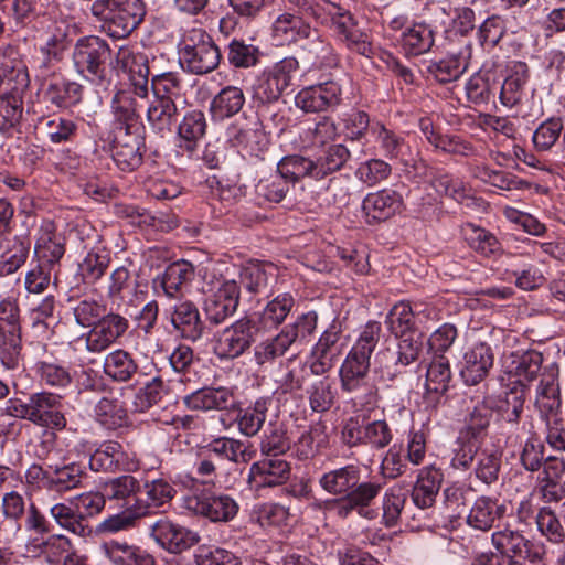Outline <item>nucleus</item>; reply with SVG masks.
Returning <instances> with one entry per match:
<instances>
[{
  "label": "nucleus",
  "mask_w": 565,
  "mask_h": 565,
  "mask_svg": "<svg viewBox=\"0 0 565 565\" xmlns=\"http://www.w3.org/2000/svg\"><path fill=\"white\" fill-rule=\"evenodd\" d=\"M381 332L380 322H367L340 367L342 391L353 394L354 402L360 405L375 402V387L369 382L367 374L370 359L379 343Z\"/></svg>",
  "instance_id": "nucleus-1"
},
{
  "label": "nucleus",
  "mask_w": 565,
  "mask_h": 565,
  "mask_svg": "<svg viewBox=\"0 0 565 565\" xmlns=\"http://www.w3.org/2000/svg\"><path fill=\"white\" fill-rule=\"evenodd\" d=\"M307 18L328 26L333 35L350 50L361 55L371 51L369 35L362 31L353 14L324 0H285Z\"/></svg>",
  "instance_id": "nucleus-2"
},
{
  "label": "nucleus",
  "mask_w": 565,
  "mask_h": 565,
  "mask_svg": "<svg viewBox=\"0 0 565 565\" xmlns=\"http://www.w3.org/2000/svg\"><path fill=\"white\" fill-rule=\"evenodd\" d=\"M491 543L495 552H483L475 557L473 565H536L543 558V547L530 541L522 531L510 525L494 531Z\"/></svg>",
  "instance_id": "nucleus-3"
},
{
  "label": "nucleus",
  "mask_w": 565,
  "mask_h": 565,
  "mask_svg": "<svg viewBox=\"0 0 565 565\" xmlns=\"http://www.w3.org/2000/svg\"><path fill=\"white\" fill-rule=\"evenodd\" d=\"M90 10L104 22L103 28L114 39L128 36L146 14L141 0H96Z\"/></svg>",
  "instance_id": "nucleus-4"
},
{
  "label": "nucleus",
  "mask_w": 565,
  "mask_h": 565,
  "mask_svg": "<svg viewBox=\"0 0 565 565\" xmlns=\"http://www.w3.org/2000/svg\"><path fill=\"white\" fill-rule=\"evenodd\" d=\"M257 326L244 316L218 330L213 338V352L221 361H233L250 350L257 340Z\"/></svg>",
  "instance_id": "nucleus-5"
},
{
  "label": "nucleus",
  "mask_w": 565,
  "mask_h": 565,
  "mask_svg": "<svg viewBox=\"0 0 565 565\" xmlns=\"http://www.w3.org/2000/svg\"><path fill=\"white\" fill-rule=\"evenodd\" d=\"M21 327L18 301H0V360L7 369H15L21 355Z\"/></svg>",
  "instance_id": "nucleus-6"
},
{
  "label": "nucleus",
  "mask_w": 565,
  "mask_h": 565,
  "mask_svg": "<svg viewBox=\"0 0 565 565\" xmlns=\"http://www.w3.org/2000/svg\"><path fill=\"white\" fill-rule=\"evenodd\" d=\"M29 83V73L0 74V131H7L20 122L23 113L21 93Z\"/></svg>",
  "instance_id": "nucleus-7"
},
{
  "label": "nucleus",
  "mask_w": 565,
  "mask_h": 565,
  "mask_svg": "<svg viewBox=\"0 0 565 565\" xmlns=\"http://www.w3.org/2000/svg\"><path fill=\"white\" fill-rule=\"evenodd\" d=\"M184 508L212 522H227L238 511V504L227 494H214L209 490L194 491L183 500Z\"/></svg>",
  "instance_id": "nucleus-8"
},
{
  "label": "nucleus",
  "mask_w": 565,
  "mask_h": 565,
  "mask_svg": "<svg viewBox=\"0 0 565 565\" xmlns=\"http://www.w3.org/2000/svg\"><path fill=\"white\" fill-rule=\"evenodd\" d=\"M382 491V484L377 481H365L358 488L351 490L347 495H339V499L330 501L329 509L341 518L347 519L353 512L360 516L372 519L373 512L369 510L374 500Z\"/></svg>",
  "instance_id": "nucleus-9"
},
{
  "label": "nucleus",
  "mask_w": 565,
  "mask_h": 565,
  "mask_svg": "<svg viewBox=\"0 0 565 565\" xmlns=\"http://www.w3.org/2000/svg\"><path fill=\"white\" fill-rule=\"evenodd\" d=\"M149 535L160 547L172 554L188 551L200 542L196 532L173 523L167 518L151 524Z\"/></svg>",
  "instance_id": "nucleus-10"
},
{
  "label": "nucleus",
  "mask_w": 565,
  "mask_h": 565,
  "mask_svg": "<svg viewBox=\"0 0 565 565\" xmlns=\"http://www.w3.org/2000/svg\"><path fill=\"white\" fill-rule=\"evenodd\" d=\"M238 303L239 287L237 282L234 279L223 280L205 300V317L211 324L218 326L236 312Z\"/></svg>",
  "instance_id": "nucleus-11"
},
{
  "label": "nucleus",
  "mask_w": 565,
  "mask_h": 565,
  "mask_svg": "<svg viewBox=\"0 0 565 565\" xmlns=\"http://www.w3.org/2000/svg\"><path fill=\"white\" fill-rule=\"evenodd\" d=\"M129 328L128 320L118 313L104 315L86 334V349L100 353L122 337Z\"/></svg>",
  "instance_id": "nucleus-12"
},
{
  "label": "nucleus",
  "mask_w": 565,
  "mask_h": 565,
  "mask_svg": "<svg viewBox=\"0 0 565 565\" xmlns=\"http://www.w3.org/2000/svg\"><path fill=\"white\" fill-rule=\"evenodd\" d=\"M493 362L494 354L491 347L483 341L476 342L463 355L460 375L466 384L477 385L488 376Z\"/></svg>",
  "instance_id": "nucleus-13"
},
{
  "label": "nucleus",
  "mask_w": 565,
  "mask_h": 565,
  "mask_svg": "<svg viewBox=\"0 0 565 565\" xmlns=\"http://www.w3.org/2000/svg\"><path fill=\"white\" fill-rule=\"evenodd\" d=\"M100 550L111 565H157L149 551L126 540L106 541Z\"/></svg>",
  "instance_id": "nucleus-14"
},
{
  "label": "nucleus",
  "mask_w": 565,
  "mask_h": 565,
  "mask_svg": "<svg viewBox=\"0 0 565 565\" xmlns=\"http://www.w3.org/2000/svg\"><path fill=\"white\" fill-rule=\"evenodd\" d=\"M297 11L299 14L281 12L273 21L271 39L277 45L295 43L311 36L312 28L305 21L306 15L298 9Z\"/></svg>",
  "instance_id": "nucleus-15"
},
{
  "label": "nucleus",
  "mask_w": 565,
  "mask_h": 565,
  "mask_svg": "<svg viewBox=\"0 0 565 565\" xmlns=\"http://www.w3.org/2000/svg\"><path fill=\"white\" fill-rule=\"evenodd\" d=\"M367 222H383L403 209V196L393 189H383L369 193L362 203Z\"/></svg>",
  "instance_id": "nucleus-16"
},
{
  "label": "nucleus",
  "mask_w": 565,
  "mask_h": 565,
  "mask_svg": "<svg viewBox=\"0 0 565 565\" xmlns=\"http://www.w3.org/2000/svg\"><path fill=\"white\" fill-rule=\"evenodd\" d=\"M171 323L181 338L191 342L200 340L205 331V323L201 319L199 309L190 300L174 305Z\"/></svg>",
  "instance_id": "nucleus-17"
},
{
  "label": "nucleus",
  "mask_w": 565,
  "mask_h": 565,
  "mask_svg": "<svg viewBox=\"0 0 565 565\" xmlns=\"http://www.w3.org/2000/svg\"><path fill=\"white\" fill-rule=\"evenodd\" d=\"M290 473L289 462L277 456H268L250 466L248 480L257 487H276L285 483Z\"/></svg>",
  "instance_id": "nucleus-18"
},
{
  "label": "nucleus",
  "mask_w": 565,
  "mask_h": 565,
  "mask_svg": "<svg viewBox=\"0 0 565 565\" xmlns=\"http://www.w3.org/2000/svg\"><path fill=\"white\" fill-rule=\"evenodd\" d=\"M361 466L349 463L322 473L318 482L329 494L347 495L351 490L361 486Z\"/></svg>",
  "instance_id": "nucleus-19"
},
{
  "label": "nucleus",
  "mask_w": 565,
  "mask_h": 565,
  "mask_svg": "<svg viewBox=\"0 0 565 565\" xmlns=\"http://www.w3.org/2000/svg\"><path fill=\"white\" fill-rule=\"evenodd\" d=\"M221 61L218 47L211 42H202L184 47L179 55L183 71H214Z\"/></svg>",
  "instance_id": "nucleus-20"
},
{
  "label": "nucleus",
  "mask_w": 565,
  "mask_h": 565,
  "mask_svg": "<svg viewBox=\"0 0 565 565\" xmlns=\"http://www.w3.org/2000/svg\"><path fill=\"white\" fill-rule=\"evenodd\" d=\"M107 44L97 36H89L77 42L73 60L77 71H96L109 58Z\"/></svg>",
  "instance_id": "nucleus-21"
},
{
  "label": "nucleus",
  "mask_w": 565,
  "mask_h": 565,
  "mask_svg": "<svg viewBox=\"0 0 565 565\" xmlns=\"http://www.w3.org/2000/svg\"><path fill=\"white\" fill-rule=\"evenodd\" d=\"M142 145L139 117L130 106L115 108V127L111 146Z\"/></svg>",
  "instance_id": "nucleus-22"
},
{
  "label": "nucleus",
  "mask_w": 565,
  "mask_h": 565,
  "mask_svg": "<svg viewBox=\"0 0 565 565\" xmlns=\"http://www.w3.org/2000/svg\"><path fill=\"white\" fill-rule=\"evenodd\" d=\"M207 128L206 118L201 110L186 113L178 126V147L192 157L200 140L205 136Z\"/></svg>",
  "instance_id": "nucleus-23"
},
{
  "label": "nucleus",
  "mask_w": 565,
  "mask_h": 565,
  "mask_svg": "<svg viewBox=\"0 0 565 565\" xmlns=\"http://www.w3.org/2000/svg\"><path fill=\"white\" fill-rule=\"evenodd\" d=\"M444 475L440 469L433 466L422 468L412 490L414 504L419 509L433 507L441 487Z\"/></svg>",
  "instance_id": "nucleus-24"
},
{
  "label": "nucleus",
  "mask_w": 565,
  "mask_h": 565,
  "mask_svg": "<svg viewBox=\"0 0 565 565\" xmlns=\"http://www.w3.org/2000/svg\"><path fill=\"white\" fill-rule=\"evenodd\" d=\"M64 253V245L56 239L53 223L44 222L40 227L39 236L34 245V255L38 264L54 269Z\"/></svg>",
  "instance_id": "nucleus-25"
},
{
  "label": "nucleus",
  "mask_w": 565,
  "mask_h": 565,
  "mask_svg": "<svg viewBox=\"0 0 565 565\" xmlns=\"http://www.w3.org/2000/svg\"><path fill=\"white\" fill-rule=\"evenodd\" d=\"M185 405L191 409L211 411L228 409L235 405L232 390L227 387L203 388L184 397Z\"/></svg>",
  "instance_id": "nucleus-26"
},
{
  "label": "nucleus",
  "mask_w": 565,
  "mask_h": 565,
  "mask_svg": "<svg viewBox=\"0 0 565 565\" xmlns=\"http://www.w3.org/2000/svg\"><path fill=\"white\" fill-rule=\"evenodd\" d=\"M206 451L234 463H247L256 456L252 444L231 437L213 439L206 446Z\"/></svg>",
  "instance_id": "nucleus-27"
},
{
  "label": "nucleus",
  "mask_w": 565,
  "mask_h": 565,
  "mask_svg": "<svg viewBox=\"0 0 565 565\" xmlns=\"http://www.w3.org/2000/svg\"><path fill=\"white\" fill-rule=\"evenodd\" d=\"M140 489V481L131 475H122L109 479L103 486L106 499L115 501L118 505L128 510L136 500H139L137 494Z\"/></svg>",
  "instance_id": "nucleus-28"
},
{
  "label": "nucleus",
  "mask_w": 565,
  "mask_h": 565,
  "mask_svg": "<svg viewBox=\"0 0 565 565\" xmlns=\"http://www.w3.org/2000/svg\"><path fill=\"white\" fill-rule=\"evenodd\" d=\"M146 515H148V505L143 504L142 500H136L129 510L126 509L102 521L96 527V533L104 535L129 531L136 526L139 519Z\"/></svg>",
  "instance_id": "nucleus-29"
},
{
  "label": "nucleus",
  "mask_w": 565,
  "mask_h": 565,
  "mask_svg": "<svg viewBox=\"0 0 565 565\" xmlns=\"http://www.w3.org/2000/svg\"><path fill=\"white\" fill-rule=\"evenodd\" d=\"M0 248V277L14 274L26 262L30 253V243L20 237L6 238Z\"/></svg>",
  "instance_id": "nucleus-30"
},
{
  "label": "nucleus",
  "mask_w": 565,
  "mask_h": 565,
  "mask_svg": "<svg viewBox=\"0 0 565 565\" xmlns=\"http://www.w3.org/2000/svg\"><path fill=\"white\" fill-rule=\"evenodd\" d=\"M505 513V507L489 497L478 498L467 516V523L480 531H488Z\"/></svg>",
  "instance_id": "nucleus-31"
},
{
  "label": "nucleus",
  "mask_w": 565,
  "mask_h": 565,
  "mask_svg": "<svg viewBox=\"0 0 565 565\" xmlns=\"http://www.w3.org/2000/svg\"><path fill=\"white\" fill-rule=\"evenodd\" d=\"M67 33L58 28L57 33L49 36L45 46L32 56V68H60L64 57Z\"/></svg>",
  "instance_id": "nucleus-32"
},
{
  "label": "nucleus",
  "mask_w": 565,
  "mask_h": 565,
  "mask_svg": "<svg viewBox=\"0 0 565 565\" xmlns=\"http://www.w3.org/2000/svg\"><path fill=\"white\" fill-rule=\"evenodd\" d=\"M139 365L132 354L124 349L108 353L104 361V372L116 382H129L137 374Z\"/></svg>",
  "instance_id": "nucleus-33"
},
{
  "label": "nucleus",
  "mask_w": 565,
  "mask_h": 565,
  "mask_svg": "<svg viewBox=\"0 0 565 565\" xmlns=\"http://www.w3.org/2000/svg\"><path fill=\"white\" fill-rule=\"evenodd\" d=\"M542 363L543 355L535 350L515 356L509 370V373L515 377L514 386L525 391V387L537 377Z\"/></svg>",
  "instance_id": "nucleus-34"
},
{
  "label": "nucleus",
  "mask_w": 565,
  "mask_h": 565,
  "mask_svg": "<svg viewBox=\"0 0 565 565\" xmlns=\"http://www.w3.org/2000/svg\"><path fill=\"white\" fill-rule=\"evenodd\" d=\"M463 235L468 245L482 256H498L502 253L501 243L486 228L468 223L463 227Z\"/></svg>",
  "instance_id": "nucleus-35"
},
{
  "label": "nucleus",
  "mask_w": 565,
  "mask_h": 565,
  "mask_svg": "<svg viewBox=\"0 0 565 565\" xmlns=\"http://www.w3.org/2000/svg\"><path fill=\"white\" fill-rule=\"evenodd\" d=\"M397 338L399 339L397 348L392 352V361L396 370L393 373L388 372L391 380L397 376V374H401V371H398L397 367H405L416 362L424 349L423 340L416 333L401 335Z\"/></svg>",
  "instance_id": "nucleus-36"
},
{
  "label": "nucleus",
  "mask_w": 565,
  "mask_h": 565,
  "mask_svg": "<svg viewBox=\"0 0 565 565\" xmlns=\"http://www.w3.org/2000/svg\"><path fill=\"white\" fill-rule=\"evenodd\" d=\"M55 394L52 392H38L31 394L25 402L14 406L15 415L34 425L40 423L45 413L54 405Z\"/></svg>",
  "instance_id": "nucleus-37"
},
{
  "label": "nucleus",
  "mask_w": 565,
  "mask_h": 565,
  "mask_svg": "<svg viewBox=\"0 0 565 565\" xmlns=\"http://www.w3.org/2000/svg\"><path fill=\"white\" fill-rule=\"evenodd\" d=\"M267 412L268 402L264 398H259L253 405L239 409L235 417L239 433L247 437L255 436L263 427Z\"/></svg>",
  "instance_id": "nucleus-38"
},
{
  "label": "nucleus",
  "mask_w": 565,
  "mask_h": 565,
  "mask_svg": "<svg viewBox=\"0 0 565 565\" xmlns=\"http://www.w3.org/2000/svg\"><path fill=\"white\" fill-rule=\"evenodd\" d=\"M51 516L56 521V523L67 530L68 532L81 536L86 537L92 534L93 530L89 526L88 521L84 520L82 515H79L74 505H67L64 503L54 504L51 508Z\"/></svg>",
  "instance_id": "nucleus-39"
},
{
  "label": "nucleus",
  "mask_w": 565,
  "mask_h": 565,
  "mask_svg": "<svg viewBox=\"0 0 565 565\" xmlns=\"http://www.w3.org/2000/svg\"><path fill=\"white\" fill-rule=\"evenodd\" d=\"M401 43L407 54L426 53L434 44L433 30L426 23H414L403 32Z\"/></svg>",
  "instance_id": "nucleus-40"
},
{
  "label": "nucleus",
  "mask_w": 565,
  "mask_h": 565,
  "mask_svg": "<svg viewBox=\"0 0 565 565\" xmlns=\"http://www.w3.org/2000/svg\"><path fill=\"white\" fill-rule=\"evenodd\" d=\"M245 103V97L238 87L223 88L211 103V113L215 119H224L237 114Z\"/></svg>",
  "instance_id": "nucleus-41"
},
{
  "label": "nucleus",
  "mask_w": 565,
  "mask_h": 565,
  "mask_svg": "<svg viewBox=\"0 0 565 565\" xmlns=\"http://www.w3.org/2000/svg\"><path fill=\"white\" fill-rule=\"evenodd\" d=\"M388 331L395 335H407L416 333V320L413 307L401 301L392 307L385 318Z\"/></svg>",
  "instance_id": "nucleus-42"
},
{
  "label": "nucleus",
  "mask_w": 565,
  "mask_h": 565,
  "mask_svg": "<svg viewBox=\"0 0 565 565\" xmlns=\"http://www.w3.org/2000/svg\"><path fill=\"white\" fill-rule=\"evenodd\" d=\"M316 170L313 160L297 154L284 157L277 166V172L292 183L307 177L316 180Z\"/></svg>",
  "instance_id": "nucleus-43"
},
{
  "label": "nucleus",
  "mask_w": 565,
  "mask_h": 565,
  "mask_svg": "<svg viewBox=\"0 0 565 565\" xmlns=\"http://www.w3.org/2000/svg\"><path fill=\"white\" fill-rule=\"evenodd\" d=\"M408 490L401 484L388 488L382 500L383 522L385 526H395L407 501Z\"/></svg>",
  "instance_id": "nucleus-44"
},
{
  "label": "nucleus",
  "mask_w": 565,
  "mask_h": 565,
  "mask_svg": "<svg viewBox=\"0 0 565 565\" xmlns=\"http://www.w3.org/2000/svg\"><path fill=\"white\" fill-rule=\"evenodd\" d=\"M295 306L294 297L288 294H279L273 298L260 313V323L264 327L277 328L280 326Z\"/></svg>",
  "instance_id": "nucleus-45"
},
{
  "label": "nucleus",
  "mask_w": 565,
  "mask_h": 565,
  "mask_svg": "<svg viewBox=\"0 0 565 565\" xmlns=\"http://www.w3.org/2000/svg\"><path fill=\"white\" fill-rule=\"evenodd\" d=\"M177 106L170 97H160L151 104L147 118L153 130L158 132L170 131L175 119Z\"/></svg>",
  "instance_id": "nucleus-46"
},
{
  "label": "nucleus",
  "mask_w": 565,
  "mask_h": 565,
  "mask_svg": "<svg viewBox=\"0 0 565 565\" xmlns=\"http://www.w3.org/2000/svg\"><path fill=\"white\" fill-rule=\"evenodd\" d=\"M83 471L79 466L72 463L55 467L46 481V490L64 493L77 488L82 482Z\"/></svg>",
  "instance_id": "nucleus-47"
},
{
  "label": "nucleus",
  "mask_w": 565,
  "mask_h": 565,
  "mask_svg": "<svg viewBox=\"0 0 565 565\" xmlns=\"http://www.w3.org/2000/svg\"><path fill=\"white\" fill-rule=\"evenodd\" d=\"M193 267L188 262H175L169 265L162 276L161 287L169 298H178L182 286L191 279Z\"/></svg>",
  "instance_id": "nucleus-48"
},
{
  "label": "nucleus",
  "mask_w": 565,
  "mask_h": 565,
  "mask_svg": "<svg viewBox=\"0 0 565 565\" xmlns=\"http://www.w3.org/2000/svg\"><path fill=\"white\" fill-rule=\"evenodd\" d=\"M310 409L315 413L328 412L335 399L332 382L327 377L315 381L306 388Z\"/></svg>",
  "instance_id": "nucleus-49"
},
{
  "label": "nucleus",
  "mask_w": 565,
  "mask_h": 565,
  "mask_svg": "<svg viewBox=\"0 0 565 565\" xmlns=\"http://www.w3.org/2000/svg\"><path fill=\"white\" fill-rule=\"evenodd\" d=\"M121 457V445L114 440L106 441L90 456L89 468L96 472L114 471L118 468Z\"/></svg>",
  "instance_id": "nucleus-50"
},
{
  "label": "nucleus",
  "mask_w": 565,
  "mask_h": 565,
  "mask_svg": "<svg viewBox=\"0 0 565 565\" xmlns=\"http://www.w3.org/2000/svg\"><path fill=\"white\" fill-rule=\"evenodd\" d=\"M292 344L290 338L281 330L277 335L259 342L254 348L255 361L258 365L273 362L282 356Z\"/></svg>",
  "instance_id": "nucleus-51"
},
{
  "label": "nucleus",
  "mask_w": 565,
  "mask_h": 565,
  "mask_svg": "<svg viewBox=\"0 0 565 565\" xmlns=\"http://www.w3.org/2000/svg\"><path fill=\"white\" fill-rule=\"evenodd\" d=\"M143 490L147 501L142 502L148 505V514L150 513V508H161L169 503L177 494V490L171 481L164 477L146 480Z\"/></svg>",
  "instance_id": "nucleus-52"
},
{
  "label": "nucleus",
  "mask_w": 565,
  "mask_h": 565,
  "mask_svg": "<svg viewBox=\"0 0 565 565\" xmlns=\"http://www.w3.org/2000/svg\"><path fill=\"white\" fill-rule=\"evenodd\" d=\"M501 467V454L493 448H480L475 460L476 477L491 484L498 480Z\"/></svg>",
  "instance_id": "nucleus-53"
},
{
  "label": "nucleus",
  "mask_w": 565,
  "mask_h": 565,
  "mask_svg": "<svg viewBox=\"0 0 565 565\" xmlns=\"http://www.w3.org/2000/svg\"><path fill=\"white\" fill-rule=\"evenodd\" d=\"M350 158L349 149L343 145H331L315 161L316 180L323 179L328 174L340 170Z\"/></svg>",
  "instance_id": "nucleus-54"
},
{
  "label": "nucleus",
  "mask_w": 565,
  "mask_h": 565,
  "mask_svg": "<svg viewBox=\"0 0 565 565\" xmlns=\"http://www.w3.org/2000/svg\"><path fill=\"white\" fill-rule=\"evenodd\" d=\"M561 519L559 512L556 513L550 507L541 508L536 514L537 530L552 543L565 541V527Z\"/></svg>",
  "instance_id": "nucleus-55"
},
{
  "label": "nucleus",
  "mask_w": 565,
  "mask_h": 565,
  "mask_svg": "<svg viewBox=\"0 0 565 565\" xmlns=\"http://www.w3.org/2000/svg\"><path fill=\"white\" fill-rule=\"evenodd\" d=\"M476 177L501 190L512 191L530 188L527 181L519 179L509 172L492 170L486 166L477 168Z\"/></svg>",
  "instance_id": "nucleus-56"
},
{
  "label": "nucleus",
  "mask_w": 565,
  "mask_h": 565,
  "mask_svg": "<svg viewBox=\"0 0 565 565\" xmlns=\"http://www.w3.org/2000/svg\"><path fill=\"white\" fill-rule=\"evenodd\" d=\"M288 84V73H262L255 85L256 95L268 102L276 100Z\"/></svg>",
  "instance_id": "nucleus-57"
},
{
  "label": "nucleus",
  "mask_w": 565,
  "mask_h": 565,
  "mask_svg": "<svg viewBox=\"0 0 565 565\" xmlns=\"http://www.w3.org/2000/svg\"><path fill=\"white\" fill-rule=\"evenodd\" d=\"M372 129L376 134L375 142L379 145L380 150L386 158L398 159L404 156L405 150L408 147L401 136L388 130L381 124H377Z\"/></svg>",
  "instance_id": "nucleus-58"
},
{
  "label": "nucleus",
  "mask_w": 565,
  "mask_h": 565,
  "mask_svg": "<svg viewBox=\"0 0 565 565\" xmlns=\"http://www.w3.org/2000/svg\"><path fill=\"white\" fill-rule=\"evenodd\" d=\"M262 55L257 46L246 44L243 40L234 39L228 44L227 58L234 67H253L258 63Z\"/></svg>",
  "instance_id": "nucleus-59"
},
{
  "label": "nucleus",
  "mask_w": 565,
  "mask_h": 565,
  "mask_svg": "<svg viewBox=\"0 0 565 565\" xmlns=\"http://www.w3.org/2000/svg\"><path fill=\"white\" fill-rule=\"evenodd\" d=\"M524 403L525 391L513 386L505 393L504 399L498 406V414L505 423L515 425L520 422Z\"/></svg>",
  "instance_id": "nucleus-60"
},
{
  "label": "nucleus",
  "mask_w": 565,
  "mask_h": 565,
  "mask_svg": "<svg viewBox=\"0 0 565 565\" xmlns=\"http://www.w3.org/2000/svg\"><path fill=\"white\" fill-rule=\"evenodd\" d=\"M324 441V426L318 423L299 436L295 443V452L299 459L311 458Z\"/></svg>",
  "instance_id": "nucleus-61"
},
{
  "label": "nucleus",
  "mask_w": 565,
  "mask_h": 565,
  "mask_svg": "<svg viewBox=\"0 0 565 565\" xmlns=\"http://www.w3.org/2000/svg\"><path fill=\"white\" fill-rule=\"evenodd\" d=\"M451 381L450 365L447 359L439 356L427 369L426 388L428 392L445 393Z\"/></svg>",
  "instance_id": "nucleus-62"
},
{
  "label": "nucleus",
  "mask_w": 565,
  "mask_h": 565,
  "mask_svg": "<svg viewBox=\"0 0 565 565\" xmlns=\"http://www.w3.org/2000/svg\"><path fill=\"white\" fill-rule=\"evenodd\" d=\"M100 423L111 428L122 427L128 423L127 411L115 399L103 397L95 407Z\"/></svg>",
  "instance_id": "nucleus-63"
},
{
  "label": "nucleus",
  "mask_w": 565,
  "mask_h": 565,
  "mask_svg": "<svg viewBox=\"0 0 565 565\" xmlns=\"http://www.w3.org/2000/svg\"><path fill=\"white\" fill-rule=\"evenodd\" d=\"M36 374L42 384L53 388L65 387L72 382L70 371L56 362H38Z\"/></svg>",
  "instance_id": "nucleus-64"
}]
</instances>
